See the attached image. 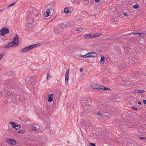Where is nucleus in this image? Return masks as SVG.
Listing matches in <instances>:
<instances>
[{
  "mask_svg": "<svg viewBox=\"0 0 146 146\" xmlns=\"http://www.w3.org/2000/svg\"><path fill=\"white\" fill-rule=\"evenodd\" d=\"M100 35H98L96 34L94 35H92L91 34H89L88 35H84V38H85L86 39L88 38L96 37L99 36Z\"/></svg>",
  "mask_w": 146,
  "mask_h": 146,
  "instance_id": "9",
  "label": "nucleus"
},
{
  "mask_svg": "<svg viewBox=\"0 0 146 146\" xmlns=\"http://www.w3.org/2000/svg\"><path fill=\"white\" fill-rule=\"evenodd\" d=\"M6 141L7 143L11 145H15L16 144V140L15 139L7 138Z\"/></svg>",
  "mask_w": 146,
  "mask_h": 146,
  "instance_id": "10",
  "label": "nucleus"
},
{
  "mask_svg": "<svg viewBox=\"0 0 146 146\" xmlns=\"http://www.w3.org/2000/svg\"><path fill=\"white\" fill-rule=\"evenodd\" d=\"M50 128V127H48V126L47 127H45V129H49Z\"/></svg>",
  "mask_w": 146,
  "mask_h": 146,
  "instance_id": "46",
  "label": "nucleus"
},
{
  "mask_svg": "<svg viewBox=\"0 0 146 146\" xmlns=\"http://www.w3.org/2000/svg\"><path fill=\"white\" fill-rule=\"evenodd\" d=\"M9 32V30L7 28L4 27L0 30V35L4 36L5 35L8 34Z\"/></svg>",
  "mask_w": 146,
  "mask_h": 146,
  "instance_id": "4",
  "label": "nucleus"
},
{
  "mask_svg": "<svg viewBox=\"0 0 146 146\" xmlns=\"http://www.w3.org/2000/svg\"><path fill=\"white\" fill-rule=\"evenodd\" d=\"M95 1L97 3L100 2V0H95Z\"/></svg>",
  "mask_w": 146,
  "mask_h": 146,
  "instance_id": "47",
  "label": "nucleus"
},
{
  "mask_svg": "<svg viewBox=\"0 0 146 146\" xmlns=\"http://www.w3.org/2000/svg\"><path fill=\"white\" fill-rule=\"evenodd\" d=\"M30 129L32 131H36V130L37 129L36 127L32 126L31 127Z\"/></svg>",
  "mask_w": 146,
  "mask_h": 146,
  "instance_id": "27",
  "label": "nucleus"
},
{
  "mask_svg": "<svg viewBox=\"0 0 146 146\" xmlns=\"http://www.w3.org/2000/svg\"><path fill=\"white\" fill-rule=\"evenodd\" d=\"M134 35H136L137 36H140L141 37H143L144 35H146V33H133Z\"/></svg>",
  "mask_w": 146,
  "mask_h": 146,
  "instance_id": "15",
  "label": "nucleus"
},
{
  "mask_svg": "<svg viewBox=\"0 0 146 146\" xmlns=\"http://www.w3.org/2000/svg\"><path fill=\"white\" fill-rule=\"evenodd\" d=\"M76 0H72V1L75 3H77V2L76 1Z\"/></svg>",
  "mask_w": 146,
  "mask_h": 146,
  "instance_id": "42",
  "label": "nucleus"
},
{
  "mask_svg": "<svg viewBox=\"0 0 146 146\" xmlns=\"http://www.w3.org/2000/svg\"><path fill=\"white\" fill-rule=\"evenodd\" d=\"M80 72H82L83 70V69L82 68H80Z\"/></svg>",
  "mask_w": 146,
  "mask_h": 146,
  "instance_id": "45",
  "label": "nucleus"
},
{
  "mask_svg": "<svg viewBox=\"0 0 146 146\" xmlns=\"http://www.w3.org/2000/svg\"><path fill=\"white\" fill-rule=\"evenodd\" d=\"M12 47L11 44L10 42H9L7 44L3 46V47L5 48H9Z\"/></svg>",
  "mask_w": 146,
  "mask_h": 146,
  "instance_id": "22",
  "label": "nucleus"
},
{
  "mask_svg": "<svg viewBox=\"0 0 146 146\" xmlns=\"http://www.w3.org/2000/svg\"><path fill=\"white\" fill-rule=\"evenodd\" d=\"M89 146H96V145L94 143L90 142L89 143Z\"/></svg>",
  "mask_w": 146,
  "mask_h": 146,
  "instance_id": "36",
  "label": "nucleus"
},
{
  "mask_svg": "<svg viewBox=\"0 0 146 146\" xmlns=\"http://www.w3.org/2000/svg\"><path fill=\"white\" fill-rule=\"evenodd\" d=\"M4 55V54H0V60L3 57Z\"/></svg>",
  "mask_w": 146,
  "mask_h": 146,
  "instance_id": "40",
  "label": "nucleus"
},
{
  "mask_svg": "<svg viewBox=\"0 0 146 146\" xmlns=\"http://www.w3.org/2000/svg\"><path fill=\"white\" fill-rule=\"evenodd\" d=\"M25 133V131L23 130H21L18 131V133L19 134H23Z\"/></svg>",
  "mask_w": 146,
  "mask_h": 146,
  "instance_id": "30",
  "label": "nucleus"
},
{
  "mask_svg": "<svg viewBox=\"0 0 146 146\" xmlns=\"http://www.w3.org/2000/svg\"><path fill=\"white\" fill-rule=\"evenodd\" d=\"M3 83V81L2 80H0V85H1V84Z\"/></svg>",
  "mask_w": 146,
  "mask_h": 146,
  "instance_id": "50",
  "label": "nucleus"
},
{
  "mask_svg": "<svg viewBox=\"0 0 146 146\" xmlns=\"http://www.w3.org/2000/svg\"><path fill=\"white\" fill-rule=\"evenodd\" d=\"M143 92H145V91L144 90H139L138 91V93H142Z\"/></svg>",
  "mask_w": 146,
  "mask_h": 146,
  "instance_id": "38",
  "label": "nucleus"
},
{
  "mask_svg": "<svg viewBox=\"0 0 146 146\" xmlns=\"http://www.w3.org/2000/svg\"><path fill=\"white\" fill-rule=\"evenodd\" d=\"M123 15L125 16H127V13H125V12H123Z\"/></svg>",
  "mask_w": 146,
  "mask_h": 146,
  "instance_id": "41",
  "label": "nucleus"
},
{
  "mask_svg": "<svg viewBox=\"0 0 146 146\" xmlns=\"http://www.w3.org/2000/svg\"><path fill=\"white\" fill-rule=\"evenodd\" d=\"M100 90H105L106 91L108 90H110L107 87H105L104 86H100Z\"/></svg>",
  "mask_w": 146,
  "mask_h": 146,
  "instance_id": "23",
  "label": "nucleus"
},
{
  "mask_svg": "<svg viewBox=\"0 0 146 146\" xmlns=\"http://www.w3.org/2000/svg\"><path fill=\"white\" fill-rule=\"evenodd\" d=\"M69 8H65L64 9V13H69L70 11L69 10Z\"/></svg>",
  "mask_w": 146,
  "mask_h": 146,
  "instance_id": "26",
  "label": "nucleus"
},
{
  "mask_svg": "<svg viewBox=\"0 0 146 146\" xmlns=\"http://www.w3.org/2000/svg\"><path fill=\"white\" fill-rule=\"evenodd\" d=\"M88 98H83L82 100V104L84 105H86V101H88Z\"/></svg>",
  "mask_w": 146,
  "mask_h": 146,
  "instance_id": "18",
  "label": "nucleus"
},
{
  "mask_svg": "<svg viewBox=\"0 0 146 146\" xmlns=\"http://www.w3.org/2000/svg\"><path fill=\"white\" fill-rule=\"evenodd\" d=\"M77 33L78 31L82 32V28H76Z\"/></svg>",
  "mask_w": 146,
  "mask_h": 146,
  "instance_id": "34",
  "label": "nucleus"
},
{
  "mask_svg": "<svg viewBox=\"0 0 146 146\" xmlns=\"http://www.w3.org/2000/svg\"><path fill=\"white\" fill-rule=\"evenodd\" d=\"M143 102L144 104H146V100H143Z\"/></svg>",
  "mask_w": 146,
  "mask_h": 146,
  "instance_id": "49",
  "label": "nucleus"
},
{
  "mask_svg": "<svg viewBox=\"0 0 146 146\" xmlns=\"http://www.w3.org/2000/svg\"><path fill=\"white\" fill-rule=\"evenodd\" d=\"M40 45V44L39 43L35 44L29 46L27 47L21 49V50L24 52H26L28 51L33 48H34L37 47H38Z\"/></svg>",
  "mask_w": 146,
  "mask_h": 146,
  "instance_id": "3",
  "label": "nucleus"
},
{
  "mask_svg": "<svg viewBox=\"0 0 146 146\" xmlns=\"http://www.w3.org/2000/svg\"><path fill=\"white\" fill-rule=\"evenodd\" d=\"M140 139H141V140H142L143 139H146V138L145 137H140Z\"/></svg>",
  "mask_w": 146,
  "mask_h": 146,
  "instance_id": "43",
  "label": "nucleus"
},
{
  "mask_svg": "<svg viewBox=\"0 0 146 146\" xmlns=\"http://www.w3.org/2000/svg\"><path fill=\"white\" fill-rule=\"evenodd\" d=\"M69 70L68 69L66 71L65 76V81L66 84L68 82L69 78Z\"/></svg>",
  "mask_w": 146,
  "mask_h": 146,
  "instance_id": "13",
  "label": "nucleus"
},
{
  "mask_svg": "<svg viewBox=\"0 0 146 146\" xmlns=\"http://www.w3.org/2000/svg\"><path fill=\"white\" fill-rule=\"evenodd\" d=\"M32 13L33 15L36 16L38 15L39 14V12L35 9H34Z\"/></svg>",
  "mask_w": 146,
  "mask_h": 146,
  "instance_id": "20",
  "label": "nucleus"
},
{
  "mask_svg": "<svg viewBox=\"0 0 146 146\" xmlns=\"http://www.w3.org/2000/svg\"><path fill=\"white\" fill-rule=\"evenodd\" d=\"M96 15V14H95L94 15V16H95Z\"/></svg>",
  "mask_w": 146,
  "mask_h": 146,
  "instance_id": "55",
  "label": "nucleus"
},
{
  "mask_svg": "<svg viewBox=\"0 0 146 146\" xmlns=\"http://www.w3.org/2000/svg\"><path fill=\"white\" fill-rule=\"evenodd\" d=\"M139 7V5L137 4H135L133 6V7L135 9H137Z\"/></svg>",
  "mask_w": 146,
  "mask_h": 146,
  "instance_id": "37",
  "label": "nucleus"
},
{
  "mask_svg": "<svg viewBox=\"0 0 146 146\" xmlns=\"http://www.w3.org/2000/svg\"><path fill=\"white\" fill-rule=\"evenodd\" d=\"M26 82L28 81V85L30 86H34L35 84V76H32L31 77L27 76L25 79Z\"/></svg>",
  "mask_w": 146,
  "mask_h": 146,
  "instance_id": "2",
  "label": "nucleus"
},
{
  "mask_svg": "<svg viewBox=\"0 0 146 146\" xmlns=\"http://www.w3.org/2000/svg\"><path fill=\"white\" fill-rule=\"evenodd\" d=\"M96 117L98 119H101L102 118V115L101 113H98L97 114Z\"/></svg>",
  "mask_w": 146,
  "mask_h": 146,
  "instance_id": "24",
  "label": "nucleus"
},
{
  "mask_svg": "<svg viewBox=\"0 0 146 146\" xmlns=\"http://www.w3.org/2000/svg\"><path fill=\"white\" fill-rule=\"evenodd\" d=\"M137 103H138V104H139V105H141V102H137Z\"/></svg>",
  "mask_w": 146,
  "mask_h": 146,
  "instance_id": "51",
  "label": "nucleus"
},
{
  "mask_svg": "<svg viewBox=\"0 0 146 146\" xmlns=\"http://www.w3.org/2000/svg\"><path fill=\"white\" fill-rule=\"evenodd\" d=\"M28 24L30 26V25L33 26L35 25V23L33 18L32 16H29L27 18Z\"/></svg>",
  "mask_w": 146,
  "mask_h": 146,
  "instance_id": "6",
  "label": "nucleus"
},
{
  "mask_svg": "<svg viewBox=\"0 0 146 146\" xmlns=\"http://www.w3.org/2000/svg\"><path fill=\"white\" fill-rule=\"evenodd\" d=\"M89 56V57H95L97 56V54L94 52H90L88 53V54Z\"/></svg>",
  "mask_w": 146,
  "mask_h": 146,
  "instance_id": "11",
  "label": "nucleus"
},
{
  "mask_svg": "<svg viewBox=\"0 0 146 146\" xmlns=\"http://www.w3.org/2000/svg\"><path fill=\"white\" fill-rule=\"evenodd\" d=\"M11 44L12 46H16L19 45V43L18 42H15V41L13 40L11 42H9Z\"/></svg>",
  "mask_w": 146,
  "mask_h": 146,
  "instance_id": "16",
  "label": "nucleus"
},
{
  "mask_svg": "<svg viewBox=\"0 0 146 146\" xmlns=\"http://www.w3.org/2000/svg\"><path fill=\"white\" fill-rule=\"evenodd\" d=\"M133 109L135 110H138L137 108H136L135 107H133L132 108Z\"/></svg>",
  "mask_w": 146,
  "mask_h": 146,
  "instance_id": "44",
  "label": "nucleus"
},
{
  "mask_svg": "<svg viewBox=\"0 0 146 146\" xmlns=\"http://www.w3.org/2000/svg\"><path fill=\"white\" fill-rule=\"evenodd\" d=\"M22 99L19 96H13L11 98V100L12 102L15 103L19 101V100Z\"/></svg>",
  "mask_w": 146,
  "mask_h": 146,
  "instance_id": "7",
  "label": "nucleus"
},
{
  "mask_svg": "<svg viewBox=\"0 0 146 146\" xmlns=\"http://www.w3.org/2000/svg\"><path fill=\"white\" fill-rule=\"evenodd\" d=\"M51 78V77L50 76V75H49V73H48L47 74V79L48 80H49L50 78Z\"/></svg>",
  "mask_w": 146,
  "mask_h": 146,
  "instance_id": "35",
  "label": "nucleus"
},
{
  "mask_svg": "<svg viewBox=\"0 0 146 146\" xmlns=\"http://www.w3.org/2000/svg\"><path fill=\"white\" fill-rule=\"evenodd\" d=\"M82 127L85 129H87L88 127V125H87L86 124L85 122V121H84V123L83 125H82Z\"/></svg>",
  "mask_w": 146,
  "mask_h": 146,
  "instance_id": "25",
  "label": "nucleus"
},
{
  "mask_svg": "<svg viewBox=\"0 0 146 146\" xmlns=\"http://www.w3.org/2000/svg\"><path fill=\"white\" fill-rule=\"evenodd\" d=\"M4 10V9H1V10H0V12L3 11Z\"/></svg>",
  "mask_w": 146,
  "mask_h": 146,
  "instance_id": "52",
  "label": "nucleus"
},
{
  "mask_svg": "<svg viewBox=\"0 0 146 146\" xmlns=\"http://www.w3.org/2000/svg\"><path fill=\"white\" fill-rule=\"evenodd\" d=\"M10 93V92H9V94H8V93L7 94L8 95H9Z\"/></svg>",
  "mask_w": 146,
  "mask_h": 146,
  "instance_id": "54",
  "label": "nucleus"
},
{
  "mask_svg": "<svg viewBox=\"0 0 146 146\" xmlns=\"http://www.w3.org/2000/svg\"><path fill=\"white\" fill-rule=\"evenodd\" d=\"M54 5L50 6L49 5L47 6L46 11L44 12V15L45 17H47L49 16L51 13H53L54 11Z\"/></svg>",
  "mask_w": 146,
  "mask_h": 146,
  "instance_id": "1",
  "label": "nucleus"
},
{
  "mask_svg": "<svg viewBox=\"0 0 146 146\" xmlns=\"http://www.w3.org/2000/svg\"><path fill=\"white\" fill-rule=\"evenodd\" d=\"M16 3V2H14L13 3H12L10 5H9V7H10L11 6H13Z\"/></svg>",
  "mask_w": 146,
  "mask_h": 146,
  "instance_id": "39",
  "label": "nucleus"
},
{
  "mask_svg": "<svg viewBox=\"0 0 146 146\" xmlns=\"http://www.w3.org/2000/svg\"><path fill=\"white\" fill-rule=\"evenodd\" d=\"M15 35V36L13 38V40L15 41V42H18L19 43L18 36L17 34H16Z\"/></svg>",
  "mask_w": 146,
  "mask_h": 146,
  "instance_id": "19",
  "label": "nucleus"
},
{
  "mask_svg": "<svg viewBox=\"0 0 146 146\" xmlns=\"http://www.w3.org/2000/svg\"><path fill=\"white\" fill-rule=\"evenodd\" d=\"M6 83L11 88H13L14 84H13V82L11 80H9L6 81Z\"/></svg>",
  "mask_w": 146,
  "mask_h": 146,
  "instance_id": "14",
  "label": "nucleus"
},
{
  "mask_svg": "<svg viewBox=\"0 0 146 146\" xmlns=\"http://www.w3.org/2000/svg\"><path fill=\"white\" fill-rule=\"evenodd\" d=\"M84 111L85 112L89 113L90 111V110L89 108H87L86 109H85L84 110Z\"/></svg>",
  "mask_w": 146,
  "mask_h": 146,
  "instance_id": "33",
  "label": "nucleus"
},
{
  "mask_svg": "<svg viewBox=\"0 0 146 146\" xmlns=\"http://www.w3.org/2000/svg\"><path fill=\"white\" fill-rule=\"evenodd\" d=\"M53 94H52L49 95L48 96V101L49 102H51L53 100Z\"/></svg>",
  "mask_w": 146,
  "mask_h": 146,
  "instance_id": "17",
  "label": "nucleus"
},
{
  "mask_svg": "<svg viewBox=\"0 0 146 146\" xmlns=\"http://www.w3.org/2000/svg\"><path fill=\"white\" fill-rule=\"evenodd\" d=\"M88 53L85 55H82L81 56V57H82L83 58H86L88 57H89V56L88 55Z\"/></svg>",
  "mask_w": 146,
  "mask_h": 146,
  "instance_id": "31",
  "label": "nucleus"
},
{
  "mask_svg": "<svg viewBox=\"0 0 146 146\" xmlns=\"http://www.w3.org/2000/svg\"><path fill=\"white\" fill-rule=\"evenodd\" d=\"M77 29L76 28H73L71 30L72 33H74V34L77 33Z\"/></svg>",
  "mask_w": 146,
  "mask_h": 146,
  "instance_id": "28",
  "label": "nucleus"
},
{
  "mask_svg": "<svg viewBox=\"0 0 146 146\" xmlns=\"http://www.w3.org/2000/svg\"><path fill=\"white\" fill-rule=\"evenodd\" d=\"M3 93L2 92H0V96H1L3 95Z\"/></svg>",
  "mask_w": 146,
  "mask_h": 146,
  "instance_id": "48",
  "label": "nucleus"
},
{
  "mask_svg": "<svg viewBox=\"0 0 146 146\" xmlns=\"http://www.w3.org/2000/svg\"><path fill=\"white\" fill-rule=\"evenodd\" d=\"M135 90V91L137 92H138V90Z\"/></svg>",
  "mask_w": 146,
  "mask_h": 146,
  "instance_id": "53",
  "label": "nucleus"
},
{
  "mask_svg": "<svg viewBox=\"0 0 146 146\" xmlns=\"http://www.w3.org/2000/svg\"><path fill=\"white\" fill-rule=\"evenodd\" d=\"M100 86L99 85H97L95 84H93L91 85L92 87L94 89H96L98 90H100Z\"/></svg>",
  "mask_w": 146,
  "mask_h": 146,
  "instance_id": "12",
  "label": "nucleus"
},
{
  "mask_svg": "<svg viewBox=\"0 0 146 146\" xmlns=\"http://www.w3.org/2000/svg\"><path fill=\"white\" fill-rule=\"evenodd\" d=\"M85 122L86 124L88 125V127L89 126L91 125L92 123H91L90 121L88 119H86L85 120Z\"/></svg>",
  "mask_w": 146,
  "mask_h": 146,
  "instance_id": "21",
  "label": "nucleus"
},
{
  "mask_svg": "<svg viewBox=\"0 0 146 146\" xmlns=\"http://www.w3.org/2000/svg\"><path fill=\"white\" fill-rule=\"evenodd\" d=\"M106 59V58L104 56H103L102 57L101 56V58L100 60V62H101V63H104L102 62L104 61Z\"/></svg>",
  "mask_w": 146,
  "mask_h": 146,
  "instance_id": "29",
  "label": "nucleus"
},
{
  "mask_svg": "<svg viewBox=\"0 0 146 146\" xmlns=\"http://www.w3.org/2000/svg\"><path fill=\"white\" fill-rule=\"evenodd\" d=\"M54 32L56 34H61L62 32V28L61 27H54Z\"/></svg>",
  "mask_w": 146,
  "mask_h": 146,
  "instance_id": "5",
  "label": "nucleus"
},
{
  "mask_svg": "<svg viewBox=\"0 0 146 146\" xmlns=\"http://www.w3.org/2000/svg\"><path fill=\"white\" fill-rule=\"evenodd\" d=\"M68 143H69V141H68Z\"/></svg>",
  "mask_w": 146,
  "mask_h": 146,
  "instance_id": "56",
  "label": "nucleus"
},
{
  "mask_svg": "<svg viewBox=\"0 0 146 146\" xmlns=\"http://www.w3.org/2000/svg\"><path fill=\"white\" fill-rule=\"evenodd\" d=\"M9 123L12 126L13 128L15 129L16 130H19L21 128V126L18 125H16L14 122L11 121Z\"/></svg>",
  "mask_w": 146,
  "mask_h": 146,
  "instance_id": "8",
  "label": "nucleus"
},
{
  "mask_svg": "<svg viewBox=\"0 0 146 146\" xmlns=\"http://www.w3.org/2000/svg\"><path fill=\"white\" fill-rule=\"evenodd\" d=\"M88 101H86V105L87 104H90V101H91L90 99H88Z\"/></svg>",
  "mask_w": 146,
  "mask_h": 146,
  "instance_id": "32",
  "label": "nucleus"
}]
</instances>
